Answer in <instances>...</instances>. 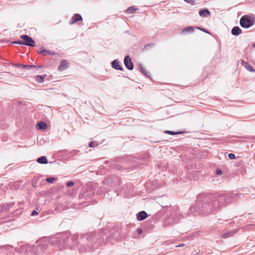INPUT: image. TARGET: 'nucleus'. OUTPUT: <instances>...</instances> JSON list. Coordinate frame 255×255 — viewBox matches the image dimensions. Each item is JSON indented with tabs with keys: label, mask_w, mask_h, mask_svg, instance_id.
<instances>
[{
	"label": "nucleus",
	"mask_w": 255,
	"mask_h": 255,
	"mask_svg": "<svg viewBox=\"0 0 255 255\" xmlns=\"http://www.w3.org/2000/svg\"><path fill=\"white\" fill-rule=\"evenodd\" d=\"M236 196V194L233 193H221L217 196H214L211 198V201L204 204L201 209L199 207H198L197 204L191 207L189 213L195 216L198 214H202V212L207 215L213 213L226 203L233 201L232 198Z\"/></svg>",
	"instance_id": "nucleus-1"
},
{
	"label": "nucleus",
	"mask_w": 255,
	"mask_h": 255,
	"mask_svg": "<svg viewBox=\"0 0 255 255\" xmlns=\"http://www.w3.org/2000/svg\"><path fill=\"white\" fill-rule=\"evenodd\" d=\"M47 243L46 241L42 240H39L36 242V246H35V249L34 254L37 255H41L42 253L47 249Z\"/></svg>",
	"instance_id": "nucleus-2"
},
{
	"label": "nucleus",
	"mask_w": 255,
	"mask_h": 255,
	"mask_svg": "<svg viewBox=\"0 0 255 255\" xmlns=\"http://www.w3.org/2000/svg\"><path fill=\"white\" fill-rule=\"evenodd\" d=\"M254 21L251 20L247 15L243 16L240 21L241 26L243 28H249L254 24Z\"/></svg>",
	"instance_id": "nucleus-3"
},
{
	"label": "nucleus",
	"mask_w": 255,
	"mask_h": 255,
	"mask_svg": "<svg viewBox=\"0 0 255 255\" xmlns=\"http://www.w3.org/2000/svg\"><path fill=\"white\" fill-rule=\"evenodd\" d=\"M20 38L23 39V45L32 47H34L35 46V41L32 39L31 37H30L28 35H22L20 36Z\"/></svg>",
	"instance_id": "nucleus-4"
},
{
	"label": "nucleus",
	"mask_w": 255,
	"mask_h": 255,
	"mask_svg": "<svg viewBox=\"0 0 255 255\" xmlns=\"http://www.w3.org/2000/svg\"><path fill=\"white\" fill-rule=\"evenodd\" d=\"M78 238V235H73L72 236H70L69 235L64 234L62 235L63 242L65 243L67 246L69 247L72 245L70 243L69 239H71L72 241H76Z\"/></svg>",
	"instance_id": "nucleus-5"
},
{
	"label": "nucleus",
	"mask_w": 255,
	"mask_h": 255,
	"mask_svg": "<svg viewBox=\"0 0 255 255\" xmlns=\"http://www.w3.org/2000/svg\"><path fill=\"white\" fill-rule=\"evenodd\" d=\"M124 63L126 67L129 70H131L133 68V65L131 62L130 58L128 56H127L124 59Z\"/></svg>",
	"instance_id": "nucleus-6"
},
{
	"label": "nucleus",
	"mask_w": 255,
	"mask_h": 255,
	"mask_svg": "<svg viewBox=\"0 0 255 255\" xmlns=\"http://www.w3.org/2000/svg\"><path fill=\"white\" fill-rule=\"evenodd\" d=\"M22 249L23 251L27 253H34L33 251L35 249V246H31L30 245H25L22 246Z\"/></svg>",
	"instance_id": "nucleus-7"
},
{
	"label": "nucleus",
	"mask_w": 255,
	"mask_h": 255,
	"mask_svg": "<svg viewBox=\"0 0 255 255\" xmlns=\"http://www.w3.org/2000/svg\"><path fill=\"white\" fill-rule=\"evenodd\" d=\"M82 20V17L81 15L79 14L76 13L74 14L70 22V24H73L74 23Z\"/></svg>",
	"instance_id": "nucleus-8"
},
{
	"label": "nucleus",
	"mask_w": 255,
	"mask_h": 255,
	"mask_svg": "<svg viewBox=\"0 0 255 255\" xmlns=\"http://www.w3.org/2000/svg\"><path fill=\"white\" fill-rule=\"evenodd\" d=\"M68 62L65 60H63L60 62V64L58 67V70L60 71H63L68 67Z\"/></svg>",
	"instance_id": "nucleus-9"
},
{
	"label": "nucleus",
	"mask_w": 255,
	"mask_h": 255,
	"mask_svg": "<svg viewBox=\"0 0 255 255\" xmlns=\"http://www.w3.org/2000/svg\"><path fill=\"white\" fill-rule=\"evenodd\" d=\"M147 216V214L145 211H140L136 215L137 219L138 221L144 220Z\"/></svg>",
	"instance_id": "nucleus-10"
},
{
	"label": "nucleus",
	"mask_w": 255,
	"mask_h": 255,
	"mask_svg": "<svg viewBox=\"0 0 255 255\" xmlns=\"http://www.w3.org/2000/svg\"><path fill=\"white\" fill-rule=\"evenodd\" d=\"M199 14L201 17H206L210 15V12L207 8H203L199 11Z\"/></svg>",
	"instance_id": "nucleus-11"
},
{
	"label": "nucleus",
	"mask_w": 255,
	"mask_h": 255,
	"mask_svg": "<svg viewBox=\"0 0 255 255\" xmlns=\"http://www.w3.org/2000/svg\"><path fill=\"white\" fill-rule=\"evenodd\" d=\"M112 66L116 70H123L122 67L120 66L119 62L117 60H114L112 62Z\"/></svg>",
	"instance_id": "nucleus-12"
},
{
	"label": "nucleus",
	"mask_w": 255,
	"mask_h": 255,
	"mask_svg": "<svg viewBox=\"0 0 255 255\" xmlns=\"http://www.w3.org/2000/svg\"><path fill=\"white\" fill-rule=\"evenodd\" d=\"M242 29L238 26H235L232 29V34L238 36L242 33Z\"/></svg>",
	"instance_id": "nucleus-13"
},
{
	"label": "nucleus",
	"mask_w": 255,
	"mask_h": 255,
	"mask_svg": "<svg viewBox=\"0 0 255 255\" xmlns=\"http://www.w3.org/2000/svg\"><path fill=\"white\" fill-rule=\"evenodd\" d=\"M242 65L249 71L250 72H254L255 70L254 69L253 67L248 64L247 62L243 61L242 62Z\"/></svg>",
	"instance_id": "nucleus-14"
},
{
	"label": "nucleus",
	"mask_w": 255,
	"mask_h": 255,
	"mask_svg": "<svg viewBox=\"0 0 255 255\" xmlns=\"http://www.w3.org/2000/svg\"><path fill=\"white\" fill-rule=\"evenodd\" d=\"M37 162L40 164H46L47 159L45 156H42L37 158Z\"/></svg>",
	"instance_id": "nucleus-15"
},
{
	"label": "nucleus",
	"mask_w": 255,
	"mask_h": 255,
	"mask_svg": "<svg viewBox=\"0 0 255 255\" xmlns=\"http://www.w3.org/2000/svg\"><path fill=\"white\" fill-rule=\"evenodd\" d=\"M38 128L41 129H45L47 128V126L44 122H40L36 125Z\"/></svg>",
	"instance_id": "nucleus-16"
},
{
	"label": "nucleus",
	"mask_w": 255,
	"mask_h": 255,
	"mask_svg": "<svg viewBox=\"0 0 255 255\" xmlns=\"http://www.w3.org/2000/svg\"><path fill=\"white\" fill-rule=\"evenodd\" d=\"M194 30V27L192 26H187L184 28L182 31V33H185V32H193Z\"/></svg>",
	"instance_id": "nucleus-17"
},
{
	"label": "nucleus",
	"mask_w": 255,
	"mask_h": 255,
	"mask_svg": "<svg viewBox=\"0 0 255 255\" xmlns=\"http://www.w3.org/2000/svg\"><path fill=\"white\" fill-rule=\"evenodd\" d=\"M45 77L46 75L44 76L38 75L36 77V81L39 83H43L44 82V78Z\"/></svg>",
	"instance_id": "nucleus-18"
},
{
	"label": "nucleus",
	"mask_w": 255,
	"mask_h": 255,
	"mask_svg": "<svg viewBox=\"0 0 255 255\" xmlns=\"http://www.w3.org/2000/svg\"><path fill=\"white\" fill-rule=\"evenodd\" d=\"M138 9V8H135L134 6H130L127 9V13H133V12H134L135 11L137 10Z\"/></svg>",
	"instance_id": "nucleus-19"
},
{
	"label": "nucleus",
	"mask_w": 255,
	"mask_h": 255,
	"mask_svg": "<svg viewBox=\"0 0 255 255\" xmlns=\"http://www.w3.org/2000/svg\"><path fill=\"white\" fill-rule=\"evenodd\" d=\"M164 132L165 133H167V134H171V135H176V134H181L182 133V132H174V131H170V130H165L164 131Z\"/></svg>",
	"instance_id": "nucleus-20"
},
{
	"label": "nucleus",
	"mask_w": 255,
	"mask_h": 255,
	"mask_svg": "<svg viewBox=\"0 0 255 255\" xmlns=\"http://www.w3.org/2000/svg\"><path fill=\"white\" fill-rule=\"evenodd\" d=\"M235 232H236L235 231H232V232H230L227 233L226 234H224L223 235V237L224 238H228L229 237H231V236H233V234H234Z\"/></svg>",
	"instance_id": "nucleus-21"
},
{
	"label": "nucleus",
	"mask_w": 255,
	"mask_h": 255,
	"mask_svg": "<svg viewBox=\"0 0 255 255\" xmlns=\"http://www.w3.org/2000/svg\"><path fill=\"white\" fill-rule=\"evenodd\" d=\"M140 70L142 72V73H143L144 75L148 76V74L149 73L147 72L146 70L141 66V65H140Z\"/></svg>",
	"instance_id": "nucleus-22"
},
{
	"label": "nucleus",
	"mask_w": 255,
	"mask_h": 255,
	"mask_svg": "<svg viewBox=\"0 0 255 255\" xmlns=\"http://www.w3.org/2000/svg\"><path fill=\"white\" fill-rule=\"evenodd\" d=\"M38 52L42 55H46L48 54V51L46 50H40Z\"/></svg>",
	"instance_id": "nucleus-23"
},
{
	"label": "nucleus",
	"mask_w": 255,
	"mask_h": 255,
	"mask_svg": "<svg viewBox=\"0 0 255 255\" xmlns=\"http://www.w3.org/2000/svg\"><path fill=\"white\" fill-rule=\"evenodd\" d=\"M22 67L23 68H26L28 69H31L33 67H36V66H34V65H23L22 66Z\"/></svg>",
	"instance_id": "nucleus-24"
},
{
	"label": "nucleus",
	"mask_w": 255,
	"mask_h": 255,
	"mask_svg": "<svg viewBox=\"0 0 255 255\" xmlns=\"http://www.w3.org/2000/svg\"><path fill=\"white\" fill-rule=\"evenodd\" d=\"M55 179L54 177H49V178H47L46 179V181L48 183H52L54 182V181H55Z\"/></svg>",
	"instance_id": "nucleus-25"
},
{
	"label": "nucleus",
	"mask_w": 255,
	"mask_h": 255,
	"mask_svg": "<svg viewBox=\"0 0 255 255\" xmlns=\"http://www.w3.org/2000/svg\"><path fill=\"white\" fill-rule=\"evenodd\" d=\"M197 29H200V30L202 31H204V32L205 33H208V34H210V32L206 29H204V28H203L202 27H196Z\"/></svg>",
	"instance_id": "nucleus-26"
},
{
	"label": "nucleus",
	"mask_w": 255,
	"mask_h": 255,
	"mask_svg": "<svg viewBox=\"0 0 255 255\" xmlns=\"http://www.w3.org/2000/svg\"><path fill=\"white\" fill-rule=\"evenodd\" d=\"M184 1L187 2V3H190V4H194L195 2V0H184Z\"/></svg>",
	"instance_id": "nucleus-27"
},
{
	"label": "nucleus",
	"mask_w": 255,
	"mask_h": 255,
	"mask_svg": "<svg viewBox=\"0 0 255 255\" xmlns=\"http://www.w3.org/2000/svg\"><path fill=\"white\" fill-rule=\"evenodd\" d=\"M12 43L17 44H20V45H23L24 43L23 42V41L18 40V41H15L12 42Z\"/></svg>",
	"instance_id": "nucleus-28"
},
{
	"label": "nucleus",
	"mask_w": 255,
	"mask_h": 255,
	"mask_svg": "<svg viewBox=\"0 0 255 255\" xmlns=\"http://www.w3.org/2000/svg\"><path fill=\"white\" fill-rule=\"evenodd\" d=\"M228 157L231 159H234L236 157L235 155L234 154H233V153H230L228 155Z\"/></svg>",
	"instance_id": "nucleus-29"
},
{
	"label": "nucleus",
	"mask_w": 255,
	"mask_h": 255,
	"mask_svg": "<svg viewBox=\"0 0 255 255\" xmlns=\"http://www.w3.org/2000/svg\"><path fill=\"white\" fill-rule=\"evenodd\" d=\"M73 185H74V183L72 181H68L67 183V186L68 187H72V186H73Z\"/></svg>",
	"instance_id": "nucleus-30"
},
{
	"label": "nucleus",
	"mask_w": 255,
	"mask_h": 255,
	"mask_svg": "<svg viewBox=\"0 0 255 255\" xmlns=\"http://www.w3.org/2000/svg\"><path fill=\"white\" fill-rule=\"evenodd\" d=\"M216 172L218 175H221L222 173V171L220 169H217Z\"/></svg>",
	"instance_id": "nucleus-31"
},
{
	"label": "nucleus",
	"mask_w": 255,
	"mask_h": 255,
	"mask_svg": "<svg viewBox=\"0 0 255 255\" xmlns=\"http://www.w3.org/2000/svg\"><path fill=\"white\" fill-rule=\"evenodd\" d=\"M94 141H91L90 142L89 144V146L90 147H93L94 146Z\"/></svg>",
	"instance_id": "nucleus-32"
},
{
	"label": "nucleus",
	"mask_w": 255,
	"mask_h": 255,
	"mask_svg": "<svg viewBox=\"0 0 255 255\" xmlns=\"http://www.w3.org/2000/svg\"><path fill=\"white\" fill-rule=\"evenodd\" d=\"M38 214V213L37 212H36V211L34 210L32 211V213H31V215L32 216H34V215H37Z\"/></svg>",
	"instance_id": "nucleus-33"
},
{
	"label": "nucleus",
	"mask_w": 255,
	"mask_h": 255,
	"mask_svg": "<svg viewBox=\"0 0 255 255\" xmlns=\"http://www.w3.org/2000/svg\"><path fill=\"white\" fill-rule=\"evenodd\" d=\"M55 54V52L51 51H48V54L49 55H54Z\"/></svg>",
	"instance_id": "nucleus-34"
},
{
	"label": "nucleus",
	"mask_w": 255,
	"mask_h": 255,
	"mask_svg": "<svg viewBox=\"0 0 255 255\" xmlns=\"http://www.w3.org/2000/svg\"><path fill=\"white\" fill-rule=\"evenodd\" d=\"M142 232V230H141V229L138 228V229H137V232H138V233L139 234H141Z\"/></svg>",
	"instance_id": "nucleus-35"
},
{
	"label": "nucleus",
	"mask_w": 255,
	"mask_h": 255,
	"mask_svg": "<svg viewBox=\"0 0 255 255\" xmlns=\"http://www.w3.org/2000/svg\"><path fill=\"white\" fill-rule=\"evenodd\" d=\"M15 65H16L17 67H22V66H23V65H22V64H15Z\"/></svg>",
	"instance_id": "nucleus-36"
},
{
	"label": "nucleus",
	"mask_w": 255,
	"mask_h": 255,
	"mask_svg": "<svg viewBox=\"0 0 255 255\" xmlns=\"http://www.w3.org/2000/svg\"><path fill=\"white\" fill-rule=\"evenodd\" d=\"M154 45V44H147L146 45L145 47H148V46H153Z\"/></svg>",
	"instance_id": "nucleus-37"
},
{
	"label": "nucleus",
	"mask_w": 255,
	"mask_h": 255,
	"mask_svg": "<svg viewBox=\"0 0 255 255\" xmlns=\"http://www.w3.org/2000/svg\"><path fill=\"white\" fill-rule=\"evenodd\" d=\"M184 246V244H180V245H179L178 246H176V247H183Z\"/></svg>",
	"instance_id": "nucleus-38"
},
{
	"label": "nucleus",
	"mask_w": 255,
	"mask_h": 255,
	"mask_svg": "<svg viewBox=\"0 0 255 255\" xmlns=\"http://www.w3.org/2000/svg\"><path fill=\"white\" fill-rule=\"evenodd\" d=\"M181 216H182V217L183 218H186L187 217V215H186V214H183L181 215Z\"/></svg>",
	"instance_id": "nucleus-39"
},
{
	"label": "nucleus",
	"mask_w": 255,
	"mask_h": 255,
	"mask_svg": "<svg viewBox=\"0 0 255 255\" xmlns=\"http://www.w3.org/2000/svg\"><path fill=\"white\" fill-rule=\"evenodd\" d=\"M253 46L255 47V43L254 44Z\"/></svg>",
	"instance_id": "nucleus-40"
}]
</instances>
